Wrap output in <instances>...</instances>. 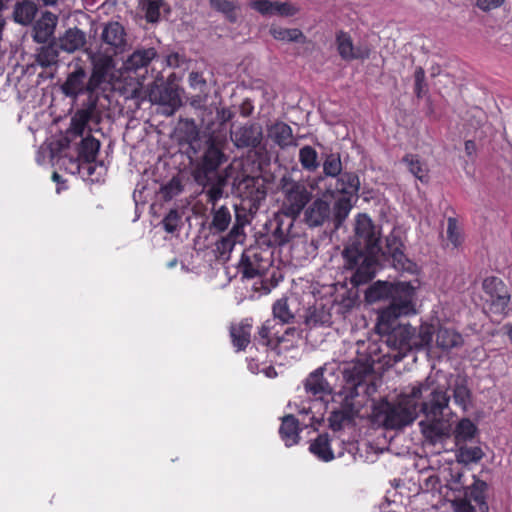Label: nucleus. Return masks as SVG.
Instances as JSON below:
<instances>
[{
	"mask_svg": "<svg viewBox=\"0 0 512 512\" xmlns=\"http://www.w3.org/2000/svg\"><path fill=\"white\" fill-rule=\"evenodd\" d=\"M59 61V47L55 41L41 46L37 50L36 62L42 68H49L57 65Z\"/></svg>",
	"mask_w": 512,
	"mask_h": 512,
	"instance_id": "35",
	"label": "nucleus"
},
{
	"mask_svg": "<svg viewBox=\"0 0 512 512\" xmlns=\"http://www.w3.org/2000/svg\"><path fill=\"white\" fill-rule=\"evenodd\" d=\"M126 31L122 24L117 21H110L104 24L100 40L101 47L110 55H118L123 52L127 44Z\"/></svg>",
	"mask_w": 512,
	"mask_h": 512,
	"instance_id": "11",
	"label": "nucleus"
},
{
	"mask_svg": "<svg viewBox=\"0 0 512 512\" xmlns=\"http://www.w3.org/2000/svg\"><path fill=\"white\" fill-rule=\"evenodd\" d=\"M280 189L283 194L280 212L296 220L311 202L312 192L304 183L295 181L288 176L281 178Z\"/></svg>",
	"mask_w": 512,
	"mask_h": 512,
	"instance_id": "8",
	"label": "nucleus"
},
{
	"mask_svg": "<svg viewBox=\"0 0 512 512\" xmlns=\"http://www.w3.org/2000/svg\"><path fill=\"white\" fill-rule=\"evenodd\" d=\"M324 370L325 368L323 367L316 369L305 380L306 391L320 399L332 393L331 385L323 376Z\"/></svg>",
	"mask_w": 512,
	"mask_h": 512,
	"instance_id": "25",
	"label": "nucleus"
},
{
	"mask_svg": "<svg viewBox=\"0 0 512 512\" xmlns=\"http://www.w3.org/2000/svg\"><path fill=\"white\" fill-rule=\"evenodd\" d=\"M488 490V484L474 477L473 483L465 488L464 496L474 503L479 508L480 512H486L488 505L486 502V492Z\"/></svg>",
	"mask_w": 512,
	"mask_h": 512,
	"instance_id": "31",
	"label": "nucleus"
},
{
	"mask_svg": "<svg viewBox=\"0 0 512 512\" xmlns=\"http://www.w3.org/2000/svg\"><path fill=\"white\" fill-rule=\"evenodd\" d=\"M100 149V142L93 136H87L82 138L79 146H78V158L84 163L88 164V174L92 175L95 168L92 166V163L96 160Z\"/></svg>",
	"mask_w": 512,
	"mask_h": 512,
	"instance_id": "28",
	"label": "nucleus"
},
{
	"mask_svg": "<svg viewBox=\"0 0 512 512\" xmlns=\"http://www.w3.org/2000/svg\"><path fill=\"white\" fill-rule=\"evenodd\" d=\"M252 319L245 318L230 327V337L237 351L245 350L251 342Z\"/></svg>",
	"mask_w": 512,
	"mask_h": 512,
	"instance_id": "26",
	"label": "nucleus"
},
{
	"mask_svg": "<svg viewBox=\"0 0 512 512\" xmlns=\"http://www.w3.org/2000/svg\"><path fill=\"white\" fill-rule=\"evenodd\" d=\"M450 397L445 391L435 389L428 401L421 405V412L427 419L443 420L445 411L449 409Z\"/></svg>",
	"mask_w": 512,
	"mask_h": 512,
	"instance_id": "19",
	"label": "nucleus"
},
{
	"mask_svg": "<svg viewBox=\"0 0 512 512\" xmlns=\"http://www.w3.org/2000/svg\"><path fill=\"white\" fill-rule=\"evenodd\" d=\"M167 4L164 0H147L145 5V18L149 23H156L160 19L161 10L170 11L169 7L165 9Z\"/></svg>",
	"mask_w": 512,
	"mask_h": 512,
	"instance_id": "47",
	"label": "nucleus"
},
{
	"mask_svg": "<svg viewBox=\"0 0 512 512\" xmlns=\"http://www.w3.org/2000/svg\"><path fill=\"white\" fill-rule=\"evenodd\" d=\"M427 92L425 71L421 66H418L414 71V93L418 99H421Z\"/></svg>",
	"mask_w": 512,
	"mask_h": 512,
	"instance_id": "52",
	"label": "nucleus"
},
{
	"mask_svg": "<svg viewBox=\"0 0 512 512\" xmlns=\"http://www.w3.org/2000/svg\"><path fill=\"white\" fill-rule=\"evenodd\" d=\"M38 5L43 7H56L64 0H34Z\"/></svg>",
	"mask_w": 512,
	"mask_h": 512,
	"instance_id": "61",
	"label": "nucleus"
},
{
	"mask_svg": "<svg viewBox=\"0 0 512 512\" xmlns=\"http://www.w3.org/2000/svg\"><path fill=\"white\" fill-rule=\"evenodd\" d=\"M505 0H476L475 5L483 12H490L502 6Z\"/></svg>",
	"mask_w": 512,
	"mask_h": 512,
	"instance_id": "59",
	"label": "nucleus"
},
{
	"mask_svg": "<svg viewBox=\"0 0 512 512\" xmlns=\"http://www.w3.org/2000/svg\"><path fill=\"white\" fill-rule=\"evenodd\" d=\"M212 221L210 223V230L213 232H224L231 223V212L225 205L220 207H212Z\"/></svg>",
	"mask_w": 512,
	"mask_h": 512,
	"instance_id": "37",
	"label": "nucleus"
},
{
	"mask_svg": "<svg viewBox=\"0 0 512 512\" xmlns=\"http://www.w3.org/2000/svg\"><path fill=\"white\" fill-rule=\"evenodd\" d=\"M342 162L339 153H330L326 155L323 162V173L327 177L337 178L344 172H342Z\"/></svg>",
	"mask_w": 512,
	"mask_h": 512,
	"instance_id": "45",
	"label": "nucleus"
},
{
	"mask_svg": "<svg viewBox=\"0 0 512 512\" xmlns=\"http://www.w3.org/2000/svg\"><path fill=\"white\" fill-rule=\"evenodd\" d=\"M231 117H232V113L229 110H225V109L222 110L223 121H228L231 119Z\"/></svg>",
	"mask_w": 512,
	"mask_h": 512,
	"instance_id": "63",
	"label": "nucleus"
},
{
	"mask_svg": "<svg viewBox=\"0 0 512 512\" xmlns=\"http://www.w3.org/2000/svg\"><path fill=\"white\" fill-rule=\"evenodd\" d=\"M463 337L455 329L440 326L436 330V346L442 351H450L463 345Z\"/></svg>",
	"mask_w": 512,
	"mask_h": 512,
	"instance_id": "32",
	"label": "nucleus"
},
{
	"mask_svg": "<svg viewBox=\"0 0 512 512\" xmlns=\"http://www.w3.org/2000/svg\"><path fill=\"white\" fill-rule=\"evenodd\" d=\"M309 450L318 459L329 462L334 459V454L330 446V438L327 433L319 434L310 444Z\"/></svg>",
	"mask_w": 512,
	"mask_h": 512,
	"instance_id": "36",
	"label": "nucleus"
},
{
	"mask_svg": "<svg viewBox=\"0 0 512 512\" xmlns=\"http://www.w3.org/2000/svg\"><path fill=\"white\" fill-rule=\"evenodd\" d=\"M223 193V187L220 183L211 185L205 192L207 203L211 204L212 207H216V204L222 198Z\"/></svg>",
	"mask_w": 512,
	"mask_h": 512,
	"instance_id": "55",
	"label": "nucleus"
},
{
	"mask_svg": "<svg viewBox=\"0 0 512 512\" xmlns=\"http://www.w3.org/2000/svg\"><path fill=\"white\" fill-rule=\"evenodd\" d=\"M434 334L436 335V331L434 326L431 324L425 323L420 325L418 331H416V328L413 327V349L429 347L433 340Z\"/></svg>",
	"mask_w": 512,
	"mask_h": 512,
	"instance_id": "41",
	"label": "nucleus"
},
{
	"mask_svg": "<svg viewBox=\"0 0 512 512\" xmlns=\"http://www.w3.org/2000/svg\"><path fill=\"white\" fill-rule=\"evenodd\" d=\"M483 456L484 453L479 446L463 445L459 447L456 453L457 461L465 465L477 463L483 458Z\"/></svg>",
	"mask_w": 512,
	"mask_h": 512,
	"instance_id": "43",
	"label": "nucleus"
},
{
	"mask_svg": "<svg viewBox=\"0 0 512 512\" xmlns=\"http://www.w3.org/2000/svg\"><path fill=\"white\" fill-rule=\"evenodd\" d=\"M89 85V78L87 79L85 68L81 65H76L74 70L67 75L61 85V90L65 96L76 99L80 95L96 90L95 87L89 89Z\"/></svg>",
	"mask_w": 512,
	"mask_h": 512,
	"instance_id": "14",
	"label": "nucleus"
},
{
	"mask_svg": "<svg viewBox=\"0 0 512 512\" xmlns=\"http://www.w3.org/2000/svg\"><path fill=\"white\" fill-rule=\"evenodd\" d=\"M360 179L354 172L345 171L330 183L327 192L336 198L333 205V223L339 228L348 217L351 209L359 198Z\"/></svg>",
	"mask_w": 512,
	"mask_h": 512,
	"instance_id": "4",
	"label": "nucleus"
},
{
	"mask_svg": "<svg viewBox=\"0 0 512 512\" xmlns=\"http://www.w3.org/2000/svg\"><path fill=\"white\" fill-rule=\"evenodd\" d=\"M477 432L476 425L468 418L461 419L455 428V437L458 441L472 439Z\"/></svg>",
	"mask_w": 512,
	"mask_h": 512,
	"instance_id": "48",
	"label": "nucleus"
},
{
	"mask_svg": "<svg viewBox=\"0 0 512 512\" xmlns=\"http://www.w3.org/2000/svg\"><path fill=\"white\" fill-rule=\"evenodd\" d=\"M465 152L468 156L473 155L476 152V143L473 140L465 141Z\"/></svg>",
	"mask_w": 512,
	"mask_h": 512,
	"instance_id": "62",
	"label": "nucleus"
},
{
	"mask_svg": "<svg viewBox=\"0 0 512 512\" xmlns=\"http://www.w3.org/2000/svg\"><path fill=\"white\" fill-rule=\"evenodd\" d=\"M183 191V185L178 177H173L167 184L161 188L163 198L171 200Z\"/></svg>",
	"mask_w": 512,
	"mask_h": 512,
	"instance_id": "53",
	"label": "nucleus"
},
{
	"mask_svg": "<svg viewBox=\"0 0 512 512\" xmlns=\"http://www.w3.org/2000/svg\"><path fill=\"white\" fill-rule=\"evenodd\" d=\"M258 261V254L254 253L252 256L249 253H243L239 263V269L244 278L252 279L261 274L263 268Z\"/></svg>",
	"mask_w": 512,
	"mask_h": 512,
	"instance_id": "39",
	"label": "nucleus"
},
{
	"mask_svg": "<svg viewBox=\"0 0 512 512\" xmlns=\"http://www.w3.org/2000/svg\"><path fill=\"white\" fill-rule=\"evenodd\" d=\"M355 232L364 243L368 253L355 246H348L342 252L343 269L351 272L350 283L353 287L370 282L376 274L378 262L373 254L381 250L380 235L372 220L365 214L356 219Z\"/></svg>",
	"mask_w": 512,
	"mask_h": 512,
	"instance_id": "1",
	"label": "nucleus"
},
{
	"mask_svg": "<svg viewBox=\"0 0 512 512\" xmlns=\"http://www.w3.org/2000/svg\"><path fill=\"white\" fill-rule=\"evenodd\" d=\"M301 337V331L296 327L280 328L275 320H266L259 327L255 342L271 350L293 348Z\"/></svg>",
	"mask_w": 512,
	"mask_h": 512,
	"instance_id": "7",
	"label": "nucleus"
},
{
	"mask_svg": "<svg viewBox=\"0 0 512 512\" xmlns=\"http://www.w3.org/2000/svg\"><path fill=\"white\" fill-rule=\"evenodd\" d=\"M157 57L155 48L136 49L123 63V68L128 73H136L138 70L147 68L153 59Z\"/></svg>",
	"mask_w": 512,
	"mask_h": 512,
	"instance_id": "24",
	"label": "nucleus"
},
{
	"mask_svg": "<svg viewBox=\"0 0 512 512\" xmlns=\"http://www.w3.org/2000/svg\"><path fill=\"white\" fill-rule=\"evenodd\" d=\"M189 84L193 89H198L201 93L207 90V82L200 72L193 71L189 74Z\"/></svg>",
	"mask_w": 512,
	"mask_h": 512,
	"instance_id": "56",
	"label": "nucleus"
},
{
	"mask_svg": "<svg viewBox=\"0 0 512 512\" xmlns=\"http://www.w3.org/2000/svg\"><path fill=\"white\" fill-rule=\"evenodd\" d=\"M86 44L85 33L77 28L67 29L58 39V47L64 52L74 53Z\"/></svg>",
	"mask_w": 512,
	"mask_h": 512,
	"instance_id": "27",
	"label": "nucleus"
},
{
	"mask_svg": "<svg viewBox=\"0 0 512 512\" xmlns=\"http://www.w3.org/2000/svg\"><path fill=\"white\" fill-rule=\"evenodd\" d=\"M60 178L61 176L57 173V172H54L53 175H52V179L55 181V182H59L60 181Z\"/></svg>",
	"mask_w": 512,
	"mask_h": 512,
	"instance_id": "64",
	"label": "nucleus"
},
{
	"mask_svg": "<svg viewBox=\"0 0 512 512\" xmlns=\"http://www.w3.org/2000/svg\"><path fill=\"white\" fill-rule=\"evenodd\" d=\"M91 73L89 76V89L95 87L96 90L102 89L108 80V76L111 71L115 68V61L113 55L101 54L91 56Z\"/></svg>",
	"mask_w": 512,
	"mask_h": 512,
	"instance_id": "13",
	"label": "nucleus"
},
{
	"mask_svg": "<svg viewBox=\"0 0 512 512\" xmlns=\"http://www.w3.org/2000/svg\"><path fill=\"white\" fill-rule=\"evenodd\" d=\"M453 399L455 404L466 411L471 402V391L465 384H456L453 389Z\"/></svg>",
	"mask_w": 512,
	"mask_h": 512,
	"instance_id": "49",
	"label": "nucleus"
},
{
	"mask_svg": "<svg viewBox=\"0 0 512 512\" xmlns=\"http://www.w3.org/2000/svg\"><path fill=\"white\" fill-rule=\"evenodd\" d=\"M367 374L368 370L361 366H354L345 371L346 383L339 394L342 397L340 407L332 411L329 417V425L332 430H341L345 423L352 422L358 415L359 410L354 401L359 396V388L365 384Z\"/></svg>",
	"mask_w": 512,
	"mask_h": 512,
	"instance_id": "3",
	"label": "nucleus"
},
{
	"mask_svg": "<svg viewBox=\"0 0 512 512\" xmlns=\"http://www.w3.org/2000/svg\"><path fill=\"white\" fill-rule=\"evenodd\" d=\"M99 90H94L91 93H85L86 99L82 103V107L78 109L77 111H84L87 113V116H90V118H94L97 114V106L100 100V94L98 92Z\"/></svg>",
	"mask_w": 512,
	"mask_h": 512,
	"instance_id": "50",
	"label": "nucleus"
},
{
	"mask_svg": "<svg viewBox=\"0 0 512 512\" xmlns=\"http://www.w3.org/2000/svg\"><path fill=\"white\" fill-rule=\"evenodd\" d=\"M249 6L263 16L278 15L291 17L299 12V8L290 2L253 0L250 2Z\"/></svg>",
	"mask_w": 512,
	"mask_h": 512,
	"instance_id": "18",
	"label": "nucleus"
},
{
	"mask_svg": "<svg viewBox=\"0 0 512 512\" xmlns=\"http://www.w3.org/2000/svg\"><path fill=\"white\" fill-rule=\"evenodd\" d=\"M415 288L410 282L390 283L387 281L374 282L365 292V299L369 303H374L383 299H390L387 307L382 309L378 317L387 319L390 313L399 311L400 313H416Z\"/></svg>",
	"mask_w": 512,
	"mask_h": 512,
	"instance_id": "2",
	"label": "nucleus"
},
{
	"mask_svg": "<svg viewBox=\"0 0 512 512\" xmlns=\"http://www.w3.org/2000/svg\"><path fill=\"white\" fill-rule=\"evenodd\" d=\"M422 384H418L412 387L411 391L408 394H403L400 396L399 400H408L412 403H416L415 400L419 399L422 395Z\"/></svg>",
	"mask_w": 512,
	"mask_h": 512,
	"instance_id": "60",
	"label": "nucleus"
},
{
	"mask_svg": "<svg viewBox=\"0 0 512 512\" xmlns=\"http://www.w3.org/2000/svg\"><path fill=\"white\" fill-rule=\"evenodd\" d=\"M390 317L382 319L377 318L376 331L382 337H385L386 344L398 352L395 358H403L408 352L413 350V327L410 324L399 322L401 316L412 315L413 313H400L395 311L390 313Z\"/></svg>",
	"mask_w": 512,
	"mask_h": 512,
	"instance_id": "5",
	"label": "nucleus"
},
{
	"mask_svg": "<svg viewBox=\"0 0 512 512\" xmlns=\"http://www.w3.org/2000/svg\"><path fill=\"white\" fill-rule=\"evenodd\" d=\"M303 223L309 228L322 227L333 218L330 203L322 198H316L304 208Z\"/></svg>",
	"mask_w": 512,
	"mask_h": 512,
	"instance_id": "12",
	"label": "nucleus"
},
{
	"mask_svg": "<svg viewBox=\"0 0 512 512\" xmlns=\"http://www.w3.org/2000/svg\"><path fill=\"white\" fill-rule=\"evenodd\" d=\"M269 135L281 148L296 145L292 128L285 122H276L269 129Z\"/></svg>",
	"mask_w": 512,
	"mask_h": 512,
	"instance_id": "33",
	"label": "nucleus"
},
{
	"mask_svg": "<svg viewBox=\"0 0 512 512\" xmlns=\"http://www.w3.org/2000/svg\"><path fill=\"white\" fill-rule=\"evenodd\" d=\"M58 17L50 12H42L40 18L33 26V40L38 44H45L54 34Z\"/></svg>",
	"mask_w": 512,
	"mask_h": 512,
	"instance_id": "21",
	"label": "nucleus"
},
{
	"mask_svg": "<svg viewBox=\"0 0 512 512\" xmlns=\"http://www.w3.org/2000/svg\"><path fill=\"white\" fill-rule=\"evenodd\" d=\"M155 100L162 104L175 109L180 106L181 99L178 92L169 85H165L159 89L158 97L155 96Z\"/></svg>",
	"mask_w": 512,
	"mask_h": 512,
	"instance_id": "46",
	"label": "nucleus"
},
{
	"mask_svg": "<svg viewBox=\"0 0 512 512\" xmlns=\"http://www.w3.org/2000/svg\"><path fill=\"white\" fill-rule=\"evenodd\" d=\"M453 506L455 512H476V506L465 496L455 499Z\"/></svg>",
	"mask_w": 512,
	"mask_h": 512,
	"instance_id": "57",
	"label": "nucleus"
},
{
	"mask_svg": "<svg viewBox=\"0 0 512 512\" xmlns=\"http://www.w3.org/2000/svg\"><path fill=\"white\" fill-rule=\"evenodd\" d=\"M375 414L386 429H401L417 418V404L409 399L397 402L383 399L375 407Z\"/></svg>",
	"mask_w": 512,
	"mask_h": 512,
	"instance_id": "6",
	"label": "nucleus"
},
{
	"mask_svg": "<svg viewBox=\"0 0 512 512\" xmlns=\"http://www.w3.org/2000/svg\"><path fill=\"white\" fill-rule=\"evenodd\" d=\"M216 10L222 12L232 23L237 21V6L233 1L218 0L213 6Z\"/></svg>",
	"mask_w": 512,
	"mask_h": 512,
	"instance_id": "51",
	"label": "nucleus"
},
{
	"mask_svg": "<svg viewBox=\"0 0 512 512\" xmlns=\"http://www.w3.org/2000/svg\"><path fill=\"white\" fill-rule=\"evenodd\" d=\"M272 37L285 42H305L306 37L298 28H284L280 26H271L269 30Z\"/></svg>",
	"mask_w": 512,
	"mask_h": 512,
	"instance_id": "40",
	"label": "nucleus"
},
{
	"mask_svg": "<svg viewBox=\"0 0 512 512\" xmlns=\"http://www.w3.org/2000/svg\"><path fill=\"white\" fill-rule=\"evenodd\" d=\"M227 141L224 137L211 135L205 142L203 155L197 165L194 177L198 183L215 173L221 165L228 161L225 154Z\"/></svg>",
	"mask_w": 512,
	"mask_h": 512,
	"instance_id": "9",
	"label": "nucleus"
},
{
	"mask_svg": "<svg viewBox=\"0 0 512 512\" xmlns=\"http://www.w3.org/2000/svg\"><path fill=\"white\" fill-rule=\"evenodd\" d=\"M402 162L408 166L409 171L422 183H427L429 181V169L425 162L420 160V157L417 154H406Z\"/></svg>",
	"mask_w": 512,
	"mask_h": 512,
	"instance_id": "38",
	"label": "nucleus"
},
{
	"mask_svg": "<svg viewBox=\"0 0 512 512\" xmlns=\"http://www.w3.org/2000/svg\"><path fill=\"white\" fill-rule=\"evenodd\" d=\"M272 314L273 318L271 320H275V322L279 324L280 328L293 323L295 320V314L291 311L288 299L285 297L274 302L272 306Z\"/></svg>",
	"mask_w": 512,
	"mask_h": 512,
	"instance_id": "34",
	"label": "nucleus"
},
{
	"mask_svg": "<svg viewBox=\"0 0 512 512\" xmlns=\"http://www.w3.org/2000/svg\"><path fill=\"white\" fill-rule=\"evenodd\" d=\"M299 162L302 168L308 172H315L320 164L317 151L310 145H305L299 150Z\"/></svg>",
	"mask_w": 512,
	"mask_h": 512,
	"instance_id": "42",
	"label": "nucleus"
},
{
	"mask_svg": "<svg viewBox=\"0 0 512 512\" xmlns=\"http://www.w3.org/2000/svg\"><path fill=\"white\" fill-rule=\"evenodd\" d=\"M421 432L432 444L442 442L449 436V425L443 420L425 419L419 423Z\"/></svg>",
	"mask_w": 512,
	"mask_h": 512,
	"instance_id": "23",
	"label": "nucleus"
},
{
	"mask_svg": "<svg viewBox=\"0 0 512 512\" xmlns=\"http://www.w3.org/2000/svg\"><path fill=\"white\" fill-rule=\"evenodd\" d=\"M404 248L401 238L391 233L386 238V245L382 253L383 255H388L396 270L412 271L414 264L405 255Z\"/></svg>",
	"mask_w": 512,
	"mask_h": 512,
	"instance_id": "17",
	"label": "nucleus"
},
{
	"mask_svg": "<svg viewBox=\"0 0 512 512\" xmlns=\"http://www.w3.org/2000/svg\"><path fill=\"white\" fill-rule=\"evenodd\" d=\"M337 51L340 57L345 61L364 60L370 55V50L366 47L354 46L351 36L344 31L336 35Z\"/></svg>",
	"mask_w": 512,
	"mask_h": 512,
	"instance_id": "20",
	"label": "nucleus"
},
{
	"mask_svg": "<svg viewBox=\"0 0 512 512\" xmlns=\"http://www.w3.org/2000/svg\"><path fill=\"white\" fill-rule=\"evenodd\" d=\"M178 220H179V216H178V213L177 211L175 210H171L166 216L165 218L163 219V226H164V229L168 232V233H173L174 231H176L177 229V226H178Z\"/></svg>",
	"mask_w": 512,
	"mask_h": 512,
	"instance_id": "58",
	"label": "nucleus"
},
{
	"mask_svg": "<svg viewBox=\"0 0 512 512\" xmlns=\"http://www.w3.org/2000/svg\"><path fill=\"white\" fill-rule=\"evenodd\" d=\"M447 237L455 247L461 244V232L457 220L453 217H449L447 220Z\"/></svg>",
	"mask_w": 512,
	"mask_h": 512,
	"instance_id": "54",
	"label": "nucleus"
},
{
	"mask_svg": "<svg viewBox=\"0 0 512 512\" xmlns=\"http://www.w3.org/2000/svg\"><path fill=\"white\" fill-rule=\"evenodd\" d=\"M93 120L84 111H76L71 117L67 133L74 137H82L88 123Z\"/></svg>",
	"mask_w": 512,
	"mask_h": 512,
	"instance_id": "44",
	"label": "nucleus"
},
{
	"mask_svg": "<svg viewBox=\"0 0 512 512\" xmlns=\"http://www.w3.org/2000/svg\"><path fill=\"white\" fill-rule=\"evenodd\" d=\"M263 137L259 124H245L230 131V138L237 148H257Z\"/></svg>",
	"mask_w": 512,
	"mask_h": 512,
	"instance_id": "16",
	"label": "nucleus"
},
{
	"mask_svg": "<svg viewBox=\"0 0 512 512\" xmlns=\"http://www.w3.org/2000/svg\"><path fill=\"white\" fill-rule=\"evenodd\" d=\"M482 286L486 295L485 312L492 315H506L511 299L506 284L500 278L491 276L484 279Z\"/></svg>",
	"mask_w": 512,
	"mask_h": 512,
	"instance_id": "10",
	"label": "nucleus"
},
{
	"mask_svg": "<svg viewBox=\"0 0 512 512\" xmlns=\"http://www.w3.org/2000/svg\"><path fill=\"white\" fill-rule=\"evenodd\" d=\"M300 431L299 421L294 415L288 414L282 418L279 434L287 447L298 444Z\"/></svg>",
	"mask_w": 512,
	"mask_h": 512,
	"instance_id": "29",
	"label": "nucleus"
},
{
	"mask_svg": "<svg viewBox=\"0 0 512 512\" xmlns=\"http://www.w3.org/2000/svg\"><path fill=\"white\" fill-rule=\"evenodd\" d=\"M295 219L279 212L269 221L268 242L271 246H282L289 242Z\"/></svg>",
	"mask_w": 512,
	"mask_h": 512,
	"instance_id": "15",
	"label": "nucleus"
},
{
	"mask_svg": "<svg viewBox=\"0 0 512 512\" xmlns=\"http://www.w3.org/2000/svg\"><path fill=\"white\" fill-rule=\"evenodd\" d=\"M244 225L245 222L237 215L236 222L230 232L216 242V250L221 257L230 253L237 243L243 242L245 238Z\"/></svg>",
	"mask_w": 512,
	"mask_h": 512,
	"instance_id": "22",
	"label": "nucleus"
},
{
	"mask_svg": "<svg viewBox=\"0 0 512 512\" xmlns=\"http://www.w3.org/2000/svg\"><path fill=\"white\" fill-rule=\"evenodd\" d=\"M37 5L34 0L17 1L13 9L14 22L23 26L32 24L38 13Z\"/></svg>",
	"mask_w": 512,
	"mask_h": 512,
	"instance_id": "30",
	"label": "nucleus"
}]
</instances>
